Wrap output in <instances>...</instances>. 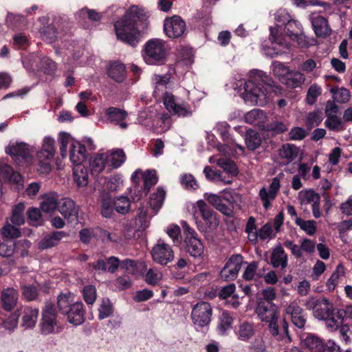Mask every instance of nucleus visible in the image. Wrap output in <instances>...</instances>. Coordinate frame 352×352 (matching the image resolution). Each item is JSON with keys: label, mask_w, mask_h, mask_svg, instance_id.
<instances>
[{"label": "nucleus", "mask_w": 352, "mask_h": 352, "mask_svg": "<svg viewBox=\"0 0 352 352\" xmlns=\"http://www.w3.org/2000/svg\"><path fill=\"white\" fill-rule=\"evenodd\" d=\"M148 16L142 8L131 6L124 16L114 23L117 38L122 42L135 47L140 41V31L138 22L146 21Z\"/></svg>", "instance_id": "obj_1"}, {"label": "nucleus", "mask_w": 352, "mask_h": 352, "mask_svg": "<svg viewBox=\"0 0 352 352\" xmlns=\"http://www.w3.org/2000/svg\"><path fill=\"white\" fill-rule=\"evenodd\" d=\"M244 92L242 97L245 102L262 105L272 92H276L278 87L266 73L258 69H252L249 73V79L243 83Z\"/></svg>", "instance_id": "obj_2"}, {"label": "nucleus", "mask_w": 352, "mask_h": 352, "mask_svg": "<svg viewBox=\"0 0 352 352\" xmlns=\"http://www.w3.org/2000/svg\"><path fill=\"white\" fill-rule=\"evenodd\" d=\"M189 212L192 214L199 231L206 232L219 226L216 212L203 199L191 204Z\"/></svg>", "instance_id": "obj_3"}, {"label": "nucleus", "mask_w": 352, "mask_h": 352, "mask_svg": "<svg viewBox=\"0 0 352 352\" xmlns=\"http://www.w3.org/2000/svg\"><path fill=\"white\" fill-rule=\"evenodd\" d=\"M307 309L313 311L314 316L320 320H327V325L336 329L339 322L333 317V305L325 298L309 297L305 303Z\"/></svg>", "instance_id": "obj_4"}, {"label": "nucleus", "mask_w": 352, "mask_h": 352, "mask_svg": "<svg viewBox=\"0 0 352 352\" xmlns=\"http://www.w3.org/2000/svg\"><path fill=\"white\" fill-rule=\"evenodd\" d=\"M144 62L151 65H160L165 63L166 48L165 42L159 38L148 41L142 52Z\"/></svg>", "instance_id": "obj_5"}, {"label": "nucleus", "mask_w": 352, "mask_h": 352, "mask_svg": "<svg viewBox=\"0 0 352 352\" xmlns=\"http://www.w3.org/2000/svg\"><path fill=\"white\" fill-rule=\"evenodd\" d=\"M302 348L311 352H338L340 346L332 340L324 342L319 337L308 334L301 340Z\"/></svg>", "instance_id": "obj_6"}, {"label": "nucleus", "mask_w": 352, "mask_h": 352, "mask_svg": "<svg viewBox=\"0 0 352 352\" xmlns=\"http://www.w3.org/2000/svg\"><path fill=\"white\" fill-rule=\"evenodd\" d=\"M163 102L166 109L170 113L182 117L192 115L191 107L184 101H180L171 93L166 92L163 97Z\"/></svg>", "instance_id": "obj_7"}, {"label": "nucleus", "mask_w": 352, "mask_h": 352, "mask_svg": "<svg viewBox=\"0 0 352 352\" xmlns=\"http://www.w3.org/2000/svg\"><path fill=\"white\" fill-rule=\"evenodd\" d=\"M151 254L153 261L161 265H166L174 259V252L171 246L162 239H159L154 245Z\"/></svg>", "instance_id": "obj_8"}, {"label": "nucleus", "mask_w": 352, "mask_h": 352, "mask_svg": "<svg viewBox=\"0 0 352 352\" xmlns=\"http://www.w3.org/2000/svg\"><path fill=\"white\" fill-rule=\"evenodd\" d=\"M212 310L210 305L206 302L197 303L192 308L191 318L195 325L204 327L211 321Z\"/></svg>", "instance_id": "obj_9"}, {"label": "nucleus", "mask_w": 352, "mask_h": 352, "mask_svg": "<svg viewBox=\"0 0 352 352\" xmlns=\"http://www.w3.org/2000/svg\"><path fill=\"white\" fill-rule=\"evenodd\" d=\"M243 263V257L241 254H232L226 261L223 268L220 272V277L225 281L234 280L238 276V274Z\"/></svg>", "instance_id": "obj_10"}, {"label": "nucleus", "mask_w": 352, "mask_h": 352, "mask_svg": "<svg viewBox=\"0 0 352 352\" xmlns=\"http://www.w3.org/2000/svg\"><path fill=\"white\" fill-rule=\"evenodd\" d=\"M56 153V141L51 136H45L43 139L41 150L37 153V157L40 162L41 166L45 171L50 170V166L48 162L54 159Z\"/></svg>", "instance_id": "obj_11"}, {"label": "nucleus", "mask_w": 352, "mask_h": 352, "mask_svg": "<svg viewBox=\"0 0 352 352\" xmlns=\"http://www.w3.org/2000/svg\"><path fill=\"white\" fill-rule=\"evenodd\" d=\"M164 30L169 38H179L186 30V23L179 16L175 15L164 20Z\"/></svg>", "instance_id": "obj_12"}, {"label": "nucleus", "mask_w": 352, "mask_h": 352, "mask_svg": "<svg viewBox=\"0 0 352 352\" xmlns=\"http://www.w3.org/2000/svg\"><path fill=\"white\" fill-rule=\"evenodd\" d=\"M142 179L144 186L142 190L145 195H147L152 186L157 182V177L155 170H147L143 172L140 169L136 170L131 175V180L133 183H139Z\"/></svg>", "instance_id": "obj_13"}, {"label": "nucleus", "mask_w": 352, "mask_h": 352, "mask_svg": "<svg viewBox=\"0 0 352 352\" xmlns=\"http://www.w3.org/2000/svg\"><path fill=\"white\" fill-rule=\"evenodd\" d=\"M280 187V179L278 177H275L273 178L269 188L263 187L260 189L258 195L265 210L270 207L271 202L276 199Z\"/></svg>", "instance_id": "obj_14"}, {"label": "nucleus", "mask_w": 352, "mask_h": 352, "mask_svg": "<svg viewBox=\"0 0 352 352\" xmlns=\"http://www.w3.org/2000/svg\"><path fill=\"white\" fill-rule=\"evenodd\" d=\"M6 153L15 161H27L30 157V149L28 144L23 142L10 143L6 148Z\"/></svg>", "instance_id": "obj_15"}, {"label": "nucleus", "mask_w": 352, "mask_h": 352, "mask_svg": "<svg viewBox=\"0 0 352 352\" xmlns=\"http://www.w3.org/2000/svg\"><path fill=\"white\" fill-rule=\"evenodd\" d=\"M256 313L262 321L269 322L278 320V311L277 306L272 302L259 301Z\"/></svg>", "instance_id": "obj_16"}, {"label": "nucleus", "mask_w": 352, "mask_h": 352, "mask_svg": "<svg viewBox=\"0 0 352 352\" xmlns=\"http://www.w3.org/2000/svg\"><path fill=\"white\" fill-rule=\"evenodd\" d=\"M58 210L68 221L72 222L78 220V206H76V203L72 199L69 197L60 199Z\"/></svg>", "instance_id": "obj_17"}, {"label": "nucleus", "mask_w": 352, "mask_h": 352, "mask_svg": "<svg viewBox=\"0 0 352 352\" xmlns=\"http://www.w3.org/2000/svg\"><path fill=\"white\" fill-rule=\"evenodd\" d=\"M0 180L10 184H20L22 177L19 172L14 171L4 160H0Z\"/></svg>", "instance_id": "obj_18"}, {"label": "nucleus", "mask_w": 352, "mask_h": 352, "mask_svg": "<svg viewBox=\"0 0 352 352\" xmlns=\"http://www.w3.org/2000/svg\"><path fill=\"white\" fill-rule=\"evenodd\" d=\"M287 315L289 316L292 323L298 328L302 329L306 322L305 315L302 309L296 302H291L285 309Z\"/></svg>", "instance_id": "obj_19"}, {"label": "nucleus", "mask_w": 352, "mask_h": 352, "mask_svg": "<svg viewBox=\"0 0 352 352\" xmlns=\"http://www.w3.org/2000/svg\"><path fill=\"white\" fill-rule=\"evenodd\" d=\"M19 300V293L13 287L3 289L1 294L2 307L5 311H10L16 305Z\"/></svg>", "instance_id": "obj_20"}, {"label": "nucleus", "mask_w": 352, "mask_h": 352, "mask_svg": "<svg viewBox=\"0 0 352 352\" xmlns=\"http://www.w3.org/2000/svg\"><path fill=\"white\" fill-rule=\"evenodd\" d=\"M310 19L316 34L318 36H326L331 32L327 20L319 13L313 12L310 14Z\"/></svg>", "instance_id": "obj_21"}, {"label": "nucleus", "mask_w": 352, "mask_h": 352, "mask_svg": "<svg viewBox=\"0 0 352 352\" xmlns=\"http://www.w3.org/2000/svg\"><path fill=\"white\" fill-rule=\"evenodd\" d=\"M87 157L86 148L78 141L73 142L69 150V157L74 165H81Z\"/></svg>", "instance_id": "obj_22"}, {"label": "nucleus", "mask_w": 352, "mask_h": 352, "mask_svg": "<svg viewBox=\"0 0 352 352\" xmlns=\"http://www.w3.org/2000/svg\"><path fill=\"white\" fill-rule=\"evenodd\" d=\"M65 314L67 315V320L71 324L74 325L81 324L85 321L83 304L78 301L74 302Z\"/></svg>", "instance_id": "obj_23"}, {"label": "nucleus", "mask_w": 352, "mask_h": 352, "mask_svg": "<svg viewBox=\"0 0 352 352\" xmlns=\"http://www.w3.org/2000/svg\"><path fill=\"white\" fill-rule=\"evenodd\" d=\"M67 234L64 231H55L45 235L38 244V248L40 250H44L57 245L60 240L67 236Z\"/></svg>", "instance_id": "obj_24"}, {"label": "nucleus", "mask_w": 352, "mask_h": 352, "mask_svg": "<svg viewBox=\"0 0 352 352\" xmlns=\"http://www.w3.org/2000/svg\"><path fill=\"white\" fill-rule=\"evenodd\" d=\"M204 199L217 210L226 215L232 213V208L223 202V195H219L213 193L206 192L204 195Z\"/></svg>", "instance_id": "obj_25"}, {"label": "nucleus", "mask_w": 352, "mask_h": 352, "mask_svg": "<svg viewBox=\"0 0 352 352\" xmlns=\"http://www.w3.org/2000/svg\"><path fill=\"white\" fill-rule=\"evenodd\" d=\"M245 120L247 123L258 126L261 129H265L267 118L263 111L255 109L245 115Z\"/></svg>", "instance_id": "obj_26"}, {"label": "nucleus", "mask_w": 352, "mask_h": 352, "mask_svg": "<svg viewBox=\"0 0 352 352\" xmlns=\"http://www.w3.org/2000/svg\"><path fill=\"white\" fill-rule=\"evenodd\" d=\"M21 311V324L27 329L34 327L38 316V309L31 307H24Z\"/></svg>", "instance_id": "obj_27"}, {"label": "nucleus", "mask_w": 352, "mask_h": 352, "mask_svg": "<svg viewBox=\"0 0 352 352\" xmlns=\"http://www.w3.org/2000/svg\"><path fill=\"white\" fill-rule=\"evenodd\" d=\"M106 114L111 122L118 124L123 129H126L128 125L123 122L128 115L126 111L116 107H109L107 109Z\"/></svg>", "instance_id": "obj_28"}, {"label": "nucleus", "mask_w": 352, "mask_h": 352, "mask_svg": "<svg viewBox=\"0 0 352 352\" xmlns=\"http://www.w3.org/2000/svg\"><path fill=\"white\" fill-rule=\"evenodd\" d=\"M109 153H97L90 160V168L92 174L101 173L108 164Z\"/></svg>", "instance_id": "obj_29"}, {"label": "nucleus", "mask_w": 352, "mask_h": 352, "mask_svg": "<svg viewBox=\"0 0 352 352\" xmlns=\"http://www.w3.org/2000/svg\"><path fill=\"white\" fill-rule=\"evenodd\" d=\"M107 74L109 78L117 82H122L126 78V67L124 64L115 62L111 64L107 69Z\"/></svg>", "instance_id": "obj_30"}, {"label": "nucleus", "mask_w": 352, "mask_h": 352, "mask_svg": "<svg viewBox=\"0 0 352 352\" xmlns=\"http://www.w3.org/2000/svg\"><path fill=\"white\" fill-rule=\"evenodd\" d=\"M186 249L190 256L197 258L204 253V245L197 237H186Z\"/></svg>", "instance_id": "obj_31"}, {"label": "nucleus", "mask_w": 352, "mask_h": 352, "mask_svg": "<svg viewBox=\"0 0 352 352\" xmlns=\"http://www.w3.org/2000/svg\"><path fill=\"white\" fill-rule=\"evenodd\" d=\"M271 263L274 267L285 269L287 265V255L281 246L274 249L271 256Z\"/></svg>", "instance_id": "obj_32"}, {"label": "nucleus", "mask_w": 352, "mask_h": 352, "mask_svg": "<svg viewBox=\"0 0 352 352\" xmlns=\"http://www.w3.org/2000/svg\"><path fill=\"white\" fill-rule=\"evenodd\" d=\"M270 40L272 41V43L273 45H277L281 49L278 50L276 52H274V53L269 54L270 56L274 55H278L280 54H282L285 52V50L289 49V44L284 40V38L278 35V25H276L274 27H270Z\"/></svg>", "instance_id": "obj_33"}, {"label": "nucleus", "mask_w": 352, "mask_h": 352, "mask_svg": "<svg viewBox=\"0 0 352 352\" xmlns=\"http://www.w3.org/2000/svg\"><path fill=\"white\" fill-rule=\"evenodd\" d=\"M299 154V148L294 144H283L279 149V156L285 160L287 163H290L295 160Z\"/></svg>", "instance_id": "obj_34"}, {"label": "nucleus", "mask_w": 352, "mask_h": 352, "mask_svg": "<svg viewBox=\"0 0 352 352\" xmlns=\"http://www.w3.org/2000/svg\"><path fill=\"white\" fill-rule=\"evenodd\" d=\"M305 81V76L302 73L290 70L283 83L287 87L296 88L300 87Z\"/></svg>", "instance_id": "obj_35"}, {"label": "nucleus", "mask_w": 352, "mask_h": 352, "mask_svg": "<svg viewBox=\"0 0 352 352\" xmlns=\"http://www.w3.org/2000/svg\"><path fill=\"white\" fill-rule=\"evenodd\" d=\"M58 195L53 192L43 197L41 203V208L45 212H50L58 208Z\"/></svg>", "instance_id": "obj_36"}, {"label": "nucleus", "mask_w": 352, "mask_h": 352, "mask_svg": "<svg viewBox=\"0 0 352 352\" xmlns=\"http://www.w3.org/2000/svg\"><path fill=\"white\" fill-rule=\"evenodd\" d=\"M73 175L75 182L78 186H85L88 183V173L85 167L81 165H74Z\"/></svg>", "instance_id": "obj_37"}, {"label": "nucleus", "mask_w": 352, "mask_h": 352, "mask_svg": "<svg viewBox=\"0 0 352 352\" xmlns=\"http://www.w3.org/2000/svg\"><path fill=\"white\" fill-rule=\"evenodd\" d=\"M108 164L113 168H119L126 160V155L122 149L113 150L109 153Z\"/></svg>", "instance_id": "obj_38"}, {"label": "nucleus", "mask_w": 352, "mask_h": 352, "mask_svg": "<svg viewBox=\"0 0 352 352\" xmlns=\"http://www.w3.org/2000/svg\"><path fill=\"white\" fill-rule=\"evenodd\" d=\"M155 85L153 94L157 97L159 94L167 88V85L170 82V75H155L153 78Z\"/></svg>", "instance_id": "obj_39"}, {"label": "nucleus", "mask_w": 352, "mask_h": 352, "mask_svg": "<svg viewBox=\"0 0 352 352\" xmlns=\"http://www.w3.org/2000/svg\"><path fill=\"white\" fill-rule=\"evenodd\" d=\"M76 141L77 140H74L69 133L66 132L60 133L58 137V143L60 147V153L63 158H65L67 156V146H69V148L71 147V144L73 142Z\"/></svg>", "instance_id": "obj_40"}, {"label": "nucleus", "mask_w": 352, "mask_h": 352, "mask_svg": "<svg viewBox=\"0 0 352 352\" xmlns=\"http://www.w3.org/2000/svg\"><path fill=\"white\" fill-rule=\"evenodd\" d=\"M245 140L247 147L252 151L256 149L262 142L259 133L254 130L247 131Z\"/></svg>", "instance_id": "obj_41"}, {"label": "nucleus", "mask_w": 352, "mask_h": 352, "mask_svg": "<svg viewBox=\"0 0 352 352\" xmlns=\"http://www.w3.org/2000/svg\"><path fill=\"white\" fill-rule=\"evenodd\" d=\"M345 274L344 267L342 264H339L335 271L333 272L330 278L326 283V286L329 291H333L338 283V280L344 276Z\"/></svg>", "instance_id": "obj_42"}, {"label": "nucleus", "mask_w": 352, "mask_h": 352, "mask_svg": "<svg viewBox=\"0 0 352 352\" xmlns=\"http://www.w3.org/2000/svg\"><path fill=\"white\" fill-rule=\"evenodd\" d=\"M7 25L13 28H22L27 25L26 18L19 14L9 12L6 19Z\"/></svg>", "instance_id": "obj_43"}, {"label": "nucleus", "mask_w": 352, "mask_h": 352, "mask_svg": "<svg viewBox=\"0 0 352 352\" xmlns=\"http://www.w3.org/2000/svg\"><path fill=\"white\" fill-rule=\"evenodd\" d=\"M258 267V263L256 261H252L248 265L243 274V277L245 280H252L254 278L255 276L260 278L263 276L265 270L263 269L262 272L259 270L256 272Z\"/></svg>", "instance_id": "obj_44"}, {"label": "nucleus", "mask_w": 352, "mask_h": 352, "mask_svg": "<svg viewBox=\"0 0 352 352\" xmlns=\"http://www.w3.org/2000/svg\"><path fill=\"white\" fill-rule=\"evenodd\" d=\"M165 195L166 192L162 188H158L157 191L151 195L149 204L152 209L155 210V212H157L162 207Z\"/></svg>", "instance_id": "obj_45"}, {"label": "nucleus", "mask_w": 352, "mask_h": 352, "mask_svg": "<svg viewBox=\"0 0 352 352\" xmlns=\"http://www.w3.org/2000/svg\"><path fill=\"white\" fill-rule=\"evenodd\" d=\"M24 210L25 205L23 203H19L14 207L10 218V221L14 225L20 226L25 223Z\"/></svg>", "instance_id": "obj_46"}, {"label": "nucleus", "mask_w": 352, "mask_h": 352, "mask_svg": "<svg viewBox=\"0 0 352 352\" xmlns=\"http://www.w3.org/2000/svg\"><path fill=\"white\" fill-rule=\"evenodd\" d=\"M73 298L70 292L67 294H61L57 298V305L60 311L65 314L68 311L69 307L73 305Z\"/></svg>", "instance_id": "obj_47"}, {"label": "nucleus", "mask_w": 352, "mask_h": 352, "mask_svg": "<svg viewBox=\"0 0 352 352\" xmlns=\"http://www.w3.org/2000/svg\"><path fill=\"white\" fill-rule=\"evenodd\" d=\"M298 197L301 204H311V206L320 201L319 195L312 190H302L298 193Z\"/></svg>", "instance_id": "obj_48"}, {"label": "nucleus", "mask_w": 352, "mask_h": 352, "mask_svg": "<svg viewBox=\"0 0 352 352\" xmlns=\"http://www.w3.org/2000/svg\"><path fill=\"white\" fill-rule=\"evenodd\" d=\"M254 333L253 324L248 322H242L236 332L239 339L247 340L250 339Z\"/></svg>", "instance_id": "obj_49"}, {"label": "nucleus", "mask_w": 352, "mask_h": 352, "mask_svg": "<svg viewBox=\"0 0 352 352\" xmlns=\"http://www.w3.org/2000/svg\"><path fill=\"white\" fill-rule=\"evenodd\" d=\"M131 202L127 197H118L113 201L116 211L121 214H126L130 209Z\"/></svg>", "instance_id": "obj_50"}, {"label": "nucleus", "mask_w": 352, "mask_h": 352, "mask_svg": "<svg viewBox=\"0 0 352 352\" xmlns=\"http://www.w3.org/2000/svg\"><path fill=\"white\" fill-rule=\"evenodd\" d=\"M330 91L333 94L334 101L338 103H345L350 100V92L346 88H331Z\"/></svg>", "instance_id": "obj_51"}, {"label": "nucleus", "mask_w": 352, "mask_h": 352, "mask_svg": "<svg viewBox=\"0 0 352 352\" xmlns=\"http://www.w3.org/2000/svg\"><path fill=\"white\" fill-rule=\"evenodd\" d=\"M180 183L182 186L188 190H195L199 187L195 177L189 173H185L181 175Z\"/></svg>", "instance_id": "obj_52"}, {"label": "nucleus", "mask_w": 352, "mask_h": 352, "mask_svg": "<svg viewBox=\"0 0 352 352\" xmlns=\"http://www.w3.org/2000/svg\"><path fill=\"white\" fill-rule=\"evenodd\" d=\"M302 27L301 24L296 20H289L285 26V32L291 39L301 33Z\"/></svg>", "instance_id": "obj_53"}, {"label": "nucleus", "mask_w": 352, "mask_h": 352, "mask_svg": "<svg viewBox=\"0 0 352 352\" xmlns=\"http://www.w3.org/2000/svg\"><path fill=\"white\" fill-rule=\"evenodd\" d=\"M42 38L47 43H53L57 38V32L53 24L40 28Z\"/></svg>", "instance_id": "obj_54"}, {"label": "nucleus", "mask_w": 352, "mask_h": 352, "mask_svg": "<svg viewBox=\"0 0 352 352\" xmlns=\"http://www.w3.org/2000/svg\"><path fill=\"white\" fill-rule=\"evenodd\" d=\"M223 202L226 201L232 206V209L235 207H240L241 202V195L234 191H225L223 194Z\"/></svg>", "instance_id": "obj_55"}, {"label": "nucleus", "mask_w": 352, "mask_h": 352, "mask_svg": "<svg viewBox=\"0 0 352 352\" xmlns=\"http://www.w3.org/2000/svg\"><path fill=\"white\" fill-rule=\"evenodd\" d=\"M149 217L148 210L144 207H140L138 209V214L135 219V223L142 230L149 226Z\"/></svg>", "instance_id": "obj_56"}, {"label": "nucleus", "mask_w": 352, "mask_h": 352, "mask_svg": "<svg viewBox=\"0 0 352 352\" xmlns=\"http://www.w3.org/2000/svg\"><path fill=\"white\" fill-rule=\"evenodd\" d=\"M217 164L227 173L231 175H235L237 174V168L233 161L222 157L217 160Z\"/></svg>", "instance_id": "obj_57"}, {"label": "nucleus", "mask_w": 352, "mask_h": 352, "mask_svg": "<svg viewBox=\"0 0 352 352\" xmlns=\"http://www.w3.org/2000/svg\"><path fill=\"white\" fill-rule=\"evenodd\" d=\"M162 278V274L157 267L150 268L145 274V281L151 285H157Z\"/></svg>", "instance_id": "obj_58"}, {"label": "nucleus", "mask_w": 352, "mask_h": 352, "mask_svg": "<svg viewBox=\"0 0 352 352\" xmlns=\"http://www.w3.org/2000/svg\"><path fill=\"white\" fill-rule=\"evenodd\" d=\"M36 67L38 70L49 74H52L56 68L55 63L47 57L41 58Z\"/></svg>", "instance_id": "obj_59"}, {"label": "nucleus", "mask_w": 352, "mask_h": 352, "mask_svg": "<svg viewBox=\"0 0 352 352\" xmlns=\"http://www.w3.org/2000/svg\"><path fill=\"white\" fill-rule=\"evenodd\" d=\"M19 311L17 310L14 313L12 314L8 318L2 320L1 326L9 331H12L15 329L18 325V318L19 316ZM1 319H0V321Z\"/></svg>", "instance_id": "obj_60"}, {"label": "nucleus", "mask_w": 352, "mask_h": 352, "mask_svg": "<svg viewBox=\"0 0 352 352\" xmlns=\"http://www.w3.org/2000/svg\"><path fill=\"white\" fill-rule=\"evenodd\" d=\"M98 318L102 320L111 315L113 307L110 300L107 298H103L98 308Z\"/></svg>", "instance_id": "obj_61"}, {"label": "nucleus", "mask_w": 352, "mask_h": 352, "mask_svg": "<svg viewBox=\"0 0 352 352\" xmlns=\"http://www.w3.org/2000/svg\"><path fill=\"white\" fill-rule=\"evenodd\" d=\"M324 124L331 131H340L344 129V125L342 120L337 116L327 117Z\"/></svg>", "instance_id": "obj_62"}, {"label": "nucleus", "mask_w": 352, "mask_h": 352, "mask_svg": "<svg viewBox=\"0 0 352 352\" xmlns=\"http://www.w3.org/2000/svg\"><path fill=\"white\" fill-rule=\"evenodd\" d=\"M290 69L280 62L273 63V74L283 83Z\"/></svg>", "instance_id": "obj_63"}, {"label": "nucleus", "mask_w": 352, "mask_h": 352, "mask_svg": "<svg viewBox=\"0 0 352 352\" xmlns=\"http://www.w3.org/2000/svg\"><path fill=\"white\" fill-rule=\"evenodd\" d=\"M322 94L321 87L317 84L311 85L307 91L306 100L309 104H314L317 98Z\"/></svg>", "instance_id": "obj_64"}]
</instances>
